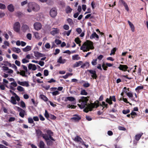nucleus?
I'll list each match as a JSON object with an SVG mask.
<instances>
[{
    "label": "nucleus",
    "instance_id": "nucleus-1",
    "mask_svg": "<svg viewBox=\"0 0 148 148\" xmlns=\"http://www.w3.org/2000/svg\"><path fill=\"white\" fill-rule=\"evenodd\" d=\"M88 100L87 97H82L79 100V103L77 105L81 109L85 108L84 110V112H87L89 110L91 111L92 108H97L99 106V102L97 103H95L89 104L87 102Z\"/></svg>",
    "mask_w": 148,
    "mask_h": 148
},
{
    "label": "nucleus",
    "instance_id": "nucleus-2",
    "mask_svg": "<svg viewBox=\"0 0 148 148\" xmlns=\"http://www.w3.org/2000/svg\"><path fill=\"white\" fill-rule=\"evenodd\" d=\"M27 11L29 13L32 12V11L35 12H38L40 10V6L37 3L31 2L29 3L27 5Z\"/></svg>",
    "mask_w": 148,
    "mask_h": 148
},
{
    "label": "nucleus",
    "instance_id": "nucleus-3",
    "mask_svg": "<svg viewBox=\"0 0 148 148\" xmlns=\"http://www.w3.org/2000/svg\"><path fill=\"white\" fill-rule=\"evenodd\" d=\"M46 133L47 134H43L42 135V137L45 140L48 145H51L53 143L52 141H55L54 139L51 136L53 135V133L50 130H47Z\"/></svg>",
    "mask_w": 148,
    "mask_h": 148
},
{
    "label": "nucleus",
    "instance_id": "nucleus-4",
    "mask_svg": "<svg viewBox=\"0 0 148 148\" xmlns=\"http://www.w3.org/2000/svg\"><path fill=\"white\" fill-rule=\"evenodd\" d=\"M94 48L93 42L90 40H87L81 47L80 49L84 52H86L90 49H92Z\"/></svg>",
    "mask_w": 148,
    "mask_h": 148
},
{
    "label": "nucleus",
    "instance_id": "nucleus-5",
    "mask_svg": "<svg viewBox=\"0 0 148 148\" xmlns=\"http://www.w3.org/2000/svg\"><path fill=\"white\" fill-rule=\"evenodd\" d=\"M20 24L18 22H15L13 26V30L16 32L18 33L20 32Z\"/></svg>",
    "mask_w": 148,
    "mask_h": 148
},
{
    "label": "nucleus",
    "instance_id": "nucleus-6",
    "mask_svg": "<svg viewBox=\"0 0 148 148\" xmlns=\"http://www.w3.org/2000/svg\"><path fill=\"white\" fill-rule=\"evenodd\" d=\"M57 14V10L55 8H52L50 10V15L51 17H55L56 16Z\"/></svg>",
    "mask_w": 148,
    "mask_h": 148
},
{
    "label": "nucleus",
    "instance_id": "nucleus-7",
    "mask_svg": "<svg viewBox=\"0 0 148 148\" xmlns=\"http://www.w3.org/2000/svg\"><path fill=\"white\" fill-rule=\"evenodd\" d=\"M34 26L35 30H38L41 29L42 25L39 22H36L34 23Z\"/></svg>",
    "mask_w": 148,
    "mask_h": 148
},
{
    "label": "nucleus",
    "instance_id": "nucleus-8",
    "mask_svg": "<svg viewBox=\"0 0 148 148\" xmlns=\"http://www.w3.org/2000/svg\"><path fill=\"white\" fill-rule=\"evenodd\" d=\"M17 83L18 84L23 86H25L26 87H28L29 86L28 82L23 81L21 82L19 80H18Z\"/></svg>",
    "mask_w": 148,
    "mask_h": 148
},
{
    "label": "nucleus",
    "instance_id": "nucleus-9",
    "mask_svg": "<svg viewBox=\"0 0 148 148\" xmlns=\"http://www.w3.org/2000/svg\"><path fill=\"white\" fill-rule=\"evenodd\" d=\"M115 102L116 101V99L115 97L114 96H110V99L107 98L106 100V101L108 103L110 104H112V101Z\"/></svg>",
    "mask_w": 148,
    "mask_h": 148
},
{
    "label": "nucleus",
    "instance_id": "nucleus-10",
    "mask_svg": "<svg viewBox=\"0 0 148 148\" xmlns=\"http://www.w3.org/2000/svg\"><path fill=\"white\" fill-rule=\"evenodd\" d=\"M87 71L90 73L91 75V77L93 79H96L97 76L96 73V72L95 71L91 70H88Z\"/></svg>",
    "mask_w": 148,
    "mask_h": 148
},
{
    "label": "nucleus",
    "instance_id": "nucleus-11",
    "mask_svg": "<svg viewBox=\"0 0 148 148\" xmlns=\"http://www.w3.org/2000/svg\"><path fill=\"white\" fill-rule=\"evenodd\" d=\"M73 140L75 142H79L81 144H84V142L82 138L78 136L75 137Z\"/></svg>",
    "mask_w": 148,
    "mask_h": 148
},
{
    "label": "nucleus",
    "instance_id": "nucleus-12",
    "mask_svg": "<svg viewBox=\"0 0 148 148\" xmlns=\"http://www.w3.org/2000/svg\"><path fill=\"white\" fill-rule=\"evenodd\" d=\"M16 107L17 108L18 111L19 112V115L22 118L24 117L25 112V111L19 107Z\"/></svg>",
    "mask_w": 148,
    "mask_h": 148
},
{
    "label": "nucleus",
    "instance_id": "nucleus-13",
    "mask_svg": "<svg viewBox=\"0 0 148 148\" xmlns=\"http://www.w3.org/2000/svg\"><path fill=\"white\" fill-rule=\"evenodd\" d=\"M60 32L59 29L57 28H53L51 32L50 33L52 35H54L56 34H58Z\"/></svg>",
    "mask_w": 148,
    "mask_h": 148
},
{
    "label": "nucleus",
    "instance_id": "nucleus-14",
    "mask_svg": "<svg viewBox=\"0 0 148 148\" xmlns=\"http://www.w3.org/2000/svg\"><path fill=\"white\" fill-rule=\"evenodd\" d=\"M128 67L127 66L125 65L120 64L118 68L121 70L125 71L128 69Z\"/></svg>",
    "mask_w": 148,
    "mask_h": 148
},
{
    "label": "nucleus",
    "instance_id": "nucleus-15",
    "mask_svg": "<svg viewBox=\"0 0 148 148\" xmlns=\"http://www.w3.org/2000/svg\"><path fill=\"white\" fill-rule=\"evenodd\" d=\"M28 68L29 70L35 71L37 69V67L35 64H29L28 65Z\"/></svg>",
    "mask_w": 148,
    "mask_h": 148
},
{
    "label": "nucleus",
    "instance_id": "nucleus-16",
    "mask_svg": "<svg viewBox=\"0 0 148 148\" xmlns=\"http://www.w3.org/2000/svg\"><path fill=\"white\" fill-rule=\"evenodd\" d=\"M119 3H122L124 5L125 10L127 11L129 10V8L127 4L123 0H119Z\"/></svg>",
    "mask_w": 148,
    "mask_h": 148
},
{
    "label": "nucleus",
    "instance_id": "nucleus-17",
    "mask_svg": "<svg viewBox=\"0 0 148 148\" xmlns=\"http://www.w3.org/2000/svg\"><path fill=\"white\" fill-rule=\"evenodd\" d=\"M81 119L80 117L77 115H75L71 119L73 121L77 122L79 121Z\"/></svg>",
    "mask_w": 148,
    "mask_h": 148
},
{
    "label": "nucleus",
    "instance_id": "nucleus-18",
    "mask_svg": "<svg viewBox=\"0 0 148 148\" xmlns=\"http://www.w3.org/2000/svg\"><path fill=\"white\" fill-rule=\"evenodd\" d=\"M95 38H96V40H98L99 38V37L98 35L97 34L96 32H93L90 36V39H92Z\"/></svg>",
    "mask_w": 148,
    "mask_h": 148
},
{
    "label": "nucleus",
    "instance_id": "nucleus-19",
    "mask_svg": "<svg viewBox=\"0 0 148 148\" xmlns=\"http://www.w3.org/2000/svg\"><path fill=\"white\" fill-rule=\"evenodd\" d=\"M21 29L23 32H25L29 30V28L27 25L26 24H23L22 26Z\"/></svg>",
    "mask_w": 148,
    "mask_h": 148
},
{
    "label": "nucleus",
    "instance_id": "nucleus-20",
    "mask_svg": "<svg viewBox=\"0 0 148 148\" xmlns=\"http://www.w3.org/2000/svg\"><path fill=\"white\" fill-rule=\"evenodd\" d=\"M34 53L35 56L37 58L42 57L44 56V54L40 53L38 51H34Z\"/></svg>",
    "mask_w": 148,
    "mask_h": 148
},
{
    "label": "nucleus",
    "instance_id": "nucleus-21",
    "mask_svg": "<svg viewBox=\"0 0 148 148\" xmlns=\"http://www.w3.org/2000/svg\"><path fill=\"white\" fill-rule=\"evenodd\" d=\"M7 8L8 10L11 12H13L14 10V7L12 4L8 5Z\"/></svg>",
    "mask_w": 148,
    "mask_h": 148
},
{
    "label": "nucleus",
    "instance_id": "nucleus-22",
    "mask_svg": "<svg viewBox=\"0 0 148 148\" xmlns=\"http://www.w3.org/2000/svg\"><path fill=\"white\" fill-rule=\"evenodd\" d=\"M75 101V99L72 97H68L65 98V101Z\"/></svg>",
    "mask_w": 148,
    "mask_h": 148
},
{
    "label": "nucleus",
    "instance_id": "nucleus-23",
    "mask_svg": "<svg viewBox=\"0 0 148 148\" xmlns=\"http://www.w3.org/2000/svg\"><path fill=\"white\" fill-rule=\"evenodd\" d=\"M66 62V60L63 59L62 57H60L57 60V62L60 64H64Z\"/></svg>",
    "mask_w": 148,
    "mask_h": 148
},
{
    "label": "nucleus",
    "instance_id": "nucleus-24",
    "mask_svg": "<svg viewBox=\"0 0 148 148\" xmlns=\"http://www.w3.org/2000/svg\"><path fill=\"white\" fill-rule=\"evenodd\" d=\"M12 50L14 52L19 53L21 52V49L18 48L13 47L12 48Z\"/></svg>",
    "mask_w": 148,
    "mask_h": 148
},
{
    "label": "nucleus",
    "instance_id": "nucleus-25",
    "mask_svg": "<svg viewBox=\"0 0 148 148\" xmlns=\"http://www.w3.org/2000/svg\"><path fill=\"white\" fill-rule=\"evenodd\" d=\"M128 23L132 32H134L135 30L134 27V25L129 21H128Z\"/></svg>",
    "mask_w": 148,
    "mask_h": 148
},
{
    "label": "nucleus",
    "instance_id": "nucleus-26",
    "mask_svg": "<svg viewBox=\"0 0 148 148\" xmlns=\"http://www.w3.org/2000/svg\"><path fill=\"white\" fill-rule=\"evenodd\" d=\"M16 99L15 97H12L10 99V102L13 104H16L17 103V102L16 101Z\"/></svg>",
    "mask_w": 148,
    "mask_h": 148
},
{
    "label": "nucleus",
    "instance_id": "nucleus-27",
    "mask_svg": "<svg viewBox=\"0 0 148 148\" xmlns=\"http://www.w3.org/2000/svg\"><path fill=\"white\" fill-rule=\"evenodd\" d=\"M72 10L69 6H67L65 9L66 12V14L70 13L71 12Z\"/></svg>",
    "mask_w": 148,
    "mask_h": 148
},
{
    "label": "nucleus",
    "instance_id": "nucleus-28",
    "mask_svg": "<svg viewBox=\"0 0 148 148\" xmlns=\"http://www.w3.org/2000/svg\"><path fill=\"white\" fill-rule=\"evenodd\" d=\"M10 91L14 96L15 97L16 101H19L20 100V98L16 94V93L11 90H10Z\"/></svg>",
    "mask_w": 148,
    "mask_h": 148
},
{
    "label": "nucleus",
    "instance_id": "nucleus-29",
    "mask_svg": "<svg viewBox=\"0 0 148 148\" xmlns=\"http://www.w3.org/2000/svg\"><path fill=\"white\" fill-rule=\"evenodd\" d=\"M17 90L20 92H24L25 90L24 88L21 86H19L17 87Z\"/></svg>",
    "mask_w": 148,
    "mask_h": 148
},
{
    "label": "nucleus",
    "instance_id": "nucleus-30",
    "mask_svg": "<svg viewBox=\"0 0 148 148\" xmlns=\"http://www.w3.org/2000/svg\"><path fill=\"white\" fill-rule=\"evenodd\" d=\"M31 49V47L29 46H27L25 48L23 49V51L24 52H27Z\"/></svg>",
    "mask_w": 148,
    "mask_h": 148
},
{
    "label": "nucleus",
    "instance_id": "nucleus-31",
    "mask_svg": "<svg viewBox=\"0 0 148 148\" xmlns=\"http://www.w3.org/2000/svg\"><path fill=\"white\" fill-rule=\"evenodd\" d=\"M82 62L79 61L78 62H76L74 65L73 67L74 68L77 67L81 65L82 63Z\"/></svg>",
    "mask_w": 148,
    "mask_h": 148
},
{
    "label": "nucleus",
    "instance_id": "nucleus-32",
    "mask_svg": "<svg viewBox=\"0 0 148 148\" xmlns=\"http://www.w3.org/2000/svg\"><path fill=\"white\" fill-rule=\"evenodd\" d=\"M72 58L73 60H78L80 59V57L78 55H75L72 56Z\"/></svg>",
    "mask_w": 148,
    "mask_h": 148
},
{
    "label": "nucleus",
    "instance_id": "nucleus-33",
    "mask_svg": "<svg viewBox=\"0 0 148 148\" xmlns=\"http://www.w3.org/2000/svg\"><path fill=\"white\" fill-rule=\"evenodd\" d=\"M143 134V133H140L137 134L135 136V139L137 140H139Z\"/></svg>",
    "mask_w": 148,
    "mask_h": 148
},
{
    "label": "nucleus",
    "instance_id": "nucleus-34",
    "mask_svg": "<svg viewBox=\"0 0 148 148\" xmlns=\"http://www.w3.org/2000/svg\"><path fill=\"white\" fill-rule=\"evenodd\" d=\"M45 144L42 141H40L39 143V147L40 148H45Z\"/></svg>",
    "mask_w": 148,
    "mask_h": 148
},
{
    "label": "nucleus",
    "instance_id": "nucleus-35",
    "mask_svg": "<svg viewBox=\"0 0 148 148\" xmlns=\"http://www.w3.org/2000/svg\"><path fill=\"white\" fill-rule=\"evenodd\" d=\"M40 98L43 99L45 101H47L48 100L47 98L45 95H41L40 96Z\"/></svg>",
    "mask_w": 148,
    "mask_h": 148
},
{
    "label": "nucleus",
    "instance_id": "nucleus-36",
    "mask_svg": "<svg viewBox=\"0 0 148 148\" xmlns=\"http://www.w3.org/2000/svg\"><path fill=\"white\" fill-rule=\"evenodd\" d=\"M36 133L37 136H42V135L44 134L42 133L41 131L39 130H36Z\"/></svg>",
    "mask_w": 148,
    "mask_h": 148
},
{
    "label": "nucleus",
    "instance_id": "nucleus-37",
    "mask_svg": "<svg viewBox=\"0 0 148 148\" xmlns=\"http://www.w3.org/2000/svg\"><path fill=\"white\" fill-rule=\"evenodd\" d=\"M80 94L82 95H86L88 94V93L85 90H82L81 91Z\"/></svg>",
    "mask_w": 148,
    "mask_h": 148
},
{
    "label": "nucleus",
    "instance_id": "nucleus-38",
    "mask_svg": "<svg viewBox=\"0 0 148 148\" xmlns=\"http://www.w3.org/2000/svg\"><path fill=\"white\" fill-rule=\"evenodd\" d=\"M34 34L35 38L37 39H39L40 37L39 36V34L37 32H34Z\"/></svg>",
    "mask_w": 148,
    "mask_h": 148
},
{
    "label": "nucleus",
    "instance_id": "nucleus-39",
    "mask_svg": "<svg viewBox=\"0 0 148 148\" xmlns=\"http://www.w3.org/2000/svg\"><path fill=\"white\" fill-rule=\"evenodd\" d=\"M116 50V48L115 47L113 48V49L111 50L110 55H112L114 54Z\"/></svg>",
    "mask_w": 148,
    "mask_h": 148
},
{
    "label": "nucleus",
    "instance_id": "nucleus-40",
    "mask_svg": "<svg viewBox=\"0 0 148 148\" xmlns=\"http://www.w3.org/2000/svg\"><path fill=\"white\" fill-rule=\"evenodd\" d=\"M44 115L45 117L47 119H48L50 115L46 110H45Z\"/></svg>",
    "mask_w": 148,
    "mask_h": 148
},
{
    "label": "nucleus",
    "instance_id": "nucleus-41",
    "mask_svg": "<svg viewBox=\"0 0 148 148\" xmlns=\"http://www.w3.org/2000/svg\"><path fill=\"white\" fill-rule=\"evenodd\" d=\"M97 59H93L91 62V64L92 65L94 66L96 65L97 64Z\"/></svg>",
    "mask_w": 148,
    "mask_h": 148
},
{
    "label": "nucleus",
    "instance_id": "nucleus-42",
    "mask_svg": "<svg viewBox=\"0 0 148 148\" xmlns=\"http://www.w3.org/2000/svg\"><path fill=\"white\" fill-rule=\"evenodd\" d=\"M67 21L69 25H71L73 24V22L72 20L70 18H69L67 19Z\"/></svg>",
    "mask_w": 148,
    "mask_h": 148
},
{
    "label": "nucleus",
    "instance_id": "nucleus-43",
    "mask_svg": "<svg viewBox=\"0 0 148 148\" xmlns=\"http://www.w3.org/2000/svg\"><path fill=\"white\" fill-rule=\"evenodd\" d=\"M6 8L5 5L2 3H0V9L2 10L5 9Z\"/></svg>",
    "mask_w": 148,
    "mask_h": 148
},
{
    "label": "nucleus",
    "instance_id": "nucleus-44",
    "mask_svg": "<svg viewBox=\"0 0 148 148\" xmlns=\"http://www.w3.org/2000/svg\"><path fill=\"white\" fill-rule=\"evenodd\" d=\"M25 71H22L20 72V75H22L23 77H26V75H25Z\"/></svg>",
    "mask_w": 148,
    "mask_h": 148
},
{
    "label": "nucleus",
    "instance_id": "nucleus-45",
    "mask_svg": "<svg viewBox=\"0 0 148 148\" xmlns=\"http://www.w3.org/2000/svg\"><path fill=\"white\" fill-rule=\"evenodd\" d=\"M55 43L57 45L60 44L61 43V41L58 39H56L55 40Z\"/></svg>",
    "mask_w": 148,
    "mask_h": 148
},
{
    "label": "nucleus",
    "instance_id": "nucleus-46",
    "mask_svg": "<svg viewBox=\"0 0 148 148\" xmlns=\"http://www.w3.org/2000/svg\"><path fill=\"white\" fill-rule=\"evenodd\" d=\"M130 112V110L129 109L126 110H123V113L124 114H126L129 113Z\"/></svg>",
    "mask_w": 148,
    "mask_h": 148
},
{
    "label": "nucleus",
    "instance_id": "nucleus-47",
    "mask_svg": "<svg viewBox=\"0 0 148 148\" xmlns=\"http://www.w3.org/2000/svg\"><path fill=\"white\" fill-rule=\"evenodd\" d=\"M45 47L46 49H49L51 47V45L49 43H46L45 45Z\"/></svg>",
    "mask_w": 148,
    "mask_h": 148
},
{
    "label": "nucleus",
    "instance_id": "nucleus-48",
    "mask_svg": "<svg viewBox=\"0 0 148 148\" xmlns=\"http://www.w3.org/2000/svg\"><path fill=\"white\" fill-rule=\"evenodd\" d=\"M21 106L23 108L25 107V103L23 101L20 102Z\"/></svg>",
    "mask_w": 148,
    "mask_h": 148
},
{
    "label": "nucleus",
    "instance_id": "nucleus-49",
    "mask_svg": "<svg viewBox=\"0 0 148 148\" xmlns=\"http://www.w3.org/2000/svg\"><path fill=\"white\" fill-rule=\"evenodd\" d=\"M11 85H12L14 87H16L17 86V85L16 82L14 81L10 83Z\"/></svg>",
    "mask_w": 148,
    "mask_h": 148
},
{
    "label": "nucleus",
    "instance_id": "nucleus-50",
    "mask_svg": "<svg viewBox=\"0 0 148 148\" xmlns=\"http://www.w3.org/2000/svg\"><path fill=\"white\" fill-rule=\"evenodd\" d=\"M27 37L29 40H31L32 39V35L30 33L28 34L27 35Z\"/></svg>",
    "mask_w": 148,
    "mask_h": 148
},
{
    "label": "nucleus",
    "instance_id": "nucleus-51",
    "mask_svg": "<svg viewBox=\"0 0 148 148\" xmlns=\"http://www.w3.org/2000/svg\"><path fill=\"white\" fill-rule=\"evenodd\" d=\"M28 123H34V121L33 119L31 118H29L28 119Z\"/></svg>",
    "mask_w": 148,
    "mask_h": 148
},
{
    "label": "nucleus",
    "instance_id": "nucleus-52",
    "mask_svg": "<svg viewBox=\"0 0 148 148\" xmlns=\"http://www.w3.org/2000/svg\"><path fill=\"white\" fill-rule=\"evenodd\" d=\"M75 41L77 44H79L81 41L80 40L79 38H77L75 39Z\"/></svg>",
    "mask_w": 148,
    "mask_h": 148
},
{
    "label": "nucleus",
    "instance_id": "nucleus-53",
    "mask_svg": "<svg viewBox=\"0 0 148 148\" xmlns=\"http://www.w3.org/2000/svg\"><path fill=\"white\" fill-rule=\"evenodd\" d=\"M127 95L130 98H132L133 97V95L132 94L131 92H128L127 93Z\"/></svg>",
    "mask_w": 148,
    "mask_h": 148
},
{
    "label": "nucleus",
    "instance_id": "nucleus-54",
    "mask_svg": "<svg viewBox=\"0 0 148 148\" xmlns=\"http://www.w3.org/2000/svg\"><path fill=\"white\" fill-rule=\"evenodd\" d=\"M67 107L68 108H71L72 109H74L75 108L76 106L74 105H71L70 104L68 105L67 106Z\"/></svg>",
    "mask_w": 148,
    "mask_h": 148
},
{
    "label": "nucleus",
    "instance_id": "nucleus-55",
    "mask_svg": "<svg viewBox=\"0 0 148 148\" xmlns=\"http://www.w3.org/2000/svg\"><path fill=\"white\" fill-rule=\"evenodd\" d=\"M60 93L57 91L56 90L52 92V94L53 95H56L59 94Z\"/></svg>",
    "mask_w": 148,
    "mask_h": 148
},
{
    "label": "nucleus",
    "instance_id": "nucleus-56",
    "mask_svg": "<svg viewBox=\"0 0 148 148\" xmlns=\"http://www.w3.org/2000/svg\"><path fill=\"white\" fill-rule=\"evenodd\" d=\"M2 68L3 69V70L4 72H6V71H8L9 69V68L8 67L5 66H3L2 67Z\"/></svg>",
    "mask_w": 148,
    "mask_h": 148
},
{
    "label": "nucleus",
    "instance_id": "nucleus-57",
    "mask_svg": "<svg viewBox=\"0 0 148 148\" xmlns=\"http://www.w3.org/2000/svg\"><path fill=\"white\" fill-rule=\"evenodd\" d=\"M15 119L14 117H10L8 119V121L9 122H11L15 120Z\"/></svg>",
    "mask_w": 148,
    "mask_h": 148
},
{
    "label": "nucleus",
    "instance_id": "nucleus-58",
    "mask_svg": "<svg viewBox=\"0 0 148 148\" xmlns=\"http://www.w3.org/2000/svg\"><path fill=\"white\" fill-rule=\"evenodd\" d=\"M76 31L79 34H80L82 32V30L80 28H78L76 29Z\"/></svg>",
    "mask_w": 148,
    "mask_h": 148
},
{
    "label": "nucleus",
    "instance_id": "nucleus-59",
    "mask_svg": "<svg viewBox=\"0 0 148 148\" xmlns=\"http://www.w3.org/2000/svg\"><path fill=\"white\" fill-rule=\"evenodd\" d=\"M27 0H26L25 1H22L21 3V4L22 6H24L25 5L27 4Z\"/></svg>",
    "mask_w": 148,
    "mask_h": 148
},
{
    "label": "nucleus",
    "instance_id": "nucleus-60",
    "mask_svg": "<svg viewBox=\"0 0 148 148\" xmlns=\"http://www.w3.org/2000/svg\"><path fill=\"white\" fill-rule=\"evenodd\" d=\"M39 117L40 120L42 121H44L45 120V118L41 114H40L39 115Z\"/></svg>",
    "mask_w": 148,
    "mask_h": 148
},
{
    "label": "nucleus",
    "instance_id": "nucleus-61",
    "mask_svg": "<svg viewBox=\"0 0 148 148\" xmlns=\"http://www.w3.org/2000/svg\"><path fill=\"white\" fill-rule=\"evenodd\" d=\"M1 143L3 144L6 146H8L9 145V144L8 142L4 140H3L1 141Z\"/></svg>",
    "mask_w": 148,
    "mask_h": 148
},
{
    "label": "nucleus",
    "instance_id": "nucleus-62",
    "mask_svg": "<svg viewBox=\"0 0 148 148\" xmlns=\"http://www.w3.org/2000/svg\"><path fill=\"white\" fill-rule=\"evenodd\" d=\"M48 71L47 70H45L44 71V75L45 76H47L48 75Z\"/></svg>",
    "mask_w": 148,
    "mask_h": 148
},
{
    "label": "nucleus",
    "instance_id": "nucleus-63",
    "mask_svg": "<svg viewBox=\"0 0 148 148\" xmlns=\"http://www.w3.org/2000/svg\"><path fill=\"white\" fill-rule=\"evenodd\" d=\"M63 28L65 30H68L69 29V27L68 25H65L64 26Z\"/></svg>",
    "mask_w": 148,
    "mask_h": 148
},
{
    "label": "nucleus",
    "instance_id": "nucleus-64",
    "mask_svg": "<svg viewBox=\"0 0 148 148\" xmlns=\"http://www.w3.org/2000/svg\"><path fill=\"white\" fill-rule=\"evenodd\" d=\"M22 63H27L29 62V60L24 58L22 60Z\"/></svg>",
    "mask_w": 148,
    "mask_h": 148
}]
</instances>
